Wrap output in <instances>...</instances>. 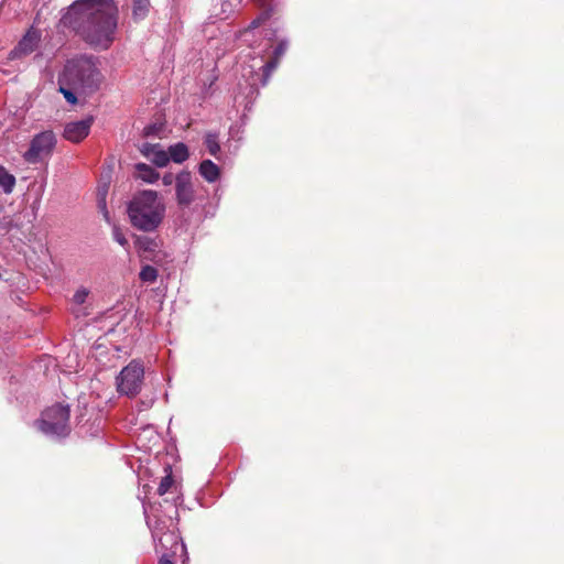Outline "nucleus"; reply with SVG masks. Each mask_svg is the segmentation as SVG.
I'll return each mask as SVG.
<instances>
[{
  "label": "nucleus",
  "instance_id": "obj_18",
  "mask_svg": "<svg viewBox=\"0 0 564 564\" xmlns=\"http://www.w3.org/2000/svg\"><path fill=\"white\" fill-rule=\"evenodd\" d=\"M133 1V9L132 14L135 20H142L145 18L150 1L149 0H132Z\"/></svg>",
  "mask_w": 564,
  "mask_h": 564
},
{
  "label": "nucleus",
  "instance_id": "obj_10",
  "mask_svg": "<svg viewBox=\"0 0 564 564\" xmlns=\"http://www.w3.org/2000/svg\"><path fill=\"white\" fill-rule=\"evenodd\" d=\"M93 118L69 122L65 126L64 138L70 142H80L90 131Z\"/></svg>",
  "mask_w": 564,
  "mask_h": 564
},
{
  "label": "nucleus",
  "instance_id": "obj_4",
  "mask_svg": "<svg viewBox=\"0 0 564 564\" xmlns=\"http://www.w3.org/2000/svg\"><path fill=\"white\" fill-rule=\"evenodd\" d=\"M37 429L50 437H66L69 432V408L59 403L42 412L41 419L35 422Z\"/></svg>",
  "mask_w": 564,
  "mask_h": 564
},
{
  "label": "nucleus",
  "instance_id": "obj_3",
  "mask_svg": "<svg viewBox=\"0 0 564 564\" xmlns=\"http://www.w3.org/2000/svg\"><path fill=\"white\" fill-rule=\"evenodd\" d=\"M63 83L84 95H90L99 88L101 74L93 57L78 56L67 61L64 66Z\"/></svg>",
  "mask_w": 564,
  "mask_h": 564
},
{
  "label": "nucleus",
  "instance_id": "obj_27",
  "mask_svg": "<svg viewBox=\"0 0 564 564\" xmlns=\"http://www.w3.org/2000/svg\"><path fill=\"white\" fill-rule=\"evenodd\" d=\"M189 156L188 148L185 143L178 142V164L186 161Z\"/></svg>",
  "mask_w": 564,
  "mask_h": 564
},
{
  "label": "nucleus",
  "instance_id": "obj_2",
  "mask_svg": "<svg viewBox=\"0 0 564 564\" xmlns=\"http://www.w3.org/2000/svg\"><path fill=\"white\" fill-rule=\"evenodd\" d=\"M128 215L133 227L142 231H152L163 219L164 205L156 192L142 191L129 203Z\"/></svg>",
  "mask_w": 564,
  "mask_h": 564
},
{
  "label": "nucleus",
  "instance_id": "obj_22",
  "mask_svg": "<svg viewBox=\"0 0 564 564\" xmlns=\"http://www.w3.org/2000/svg\"><path fill=\"white\" fill-rule=\"evenodd\" d=\"M272 14V9L269 8V9H264L258 18H256L249 25V29H256L258 26H260L262 23H264L267 20L270 19Z\"/></svg>",
  "mask_w": 564,
  "mask_h": 564
},
{
  "label": "nucleus",
  "instance_id": "obj_8",
  "mask_svg": "<svg viewBox=\"0 0 564 564\" xmlns=\"http://www.w3.org/2000/svg\"><path fill=\"white\" fill-rule=\"evenodd\" d=\"M140 152L159 167L165 166L170 161L176 162V144L170 145L166 152L159 143L144 142L140 147Z\"/></svg>",
  "mask_w": 564,
  "mask_h": 564
},
{
  "label": "nucleus",
  "instance_id": "obj_15",
  "mask_svg": "<svg viewBox=\"0 0 564 564\" xmlns=\"http://www.w3.org/2000/svg\"><path fill=\"white\" fill-rule=\"evenodd\" d=\"M15 185V177L6 167L0 165V187L6 194L12 193Z\"/></svg>",
  "mask_w": 564,
  "mask_h": 564
},
{
  "label": "nucleus",
  "instance_id": "obj_9",
  "mask_svg": "<svg viewBox=\"0 0 564 564\" xmlns=\"http://www.w3.org/2000/svg\"><path fill=\"white\" fill-rule=\"evenodd\" d=\"M41 40L40 31L31 28L26 34L20 40L18 45L9 53V58L14 59L30 55L39 46Z\"/></svg>",
  "mask_w": 564,
  "mask_h": 564
},
{
  "label": "nucleus",
  "instance_id": "obj_29",
  "mask_svg": "<svg viewBox=\"0 0 564 564\" xmlns=\"http://www.w3.org/2000/svg\"><path fill=\"white\" fill-rule=\"evenodd\" d=\"M181 544H182V550L184 552V558H183V564H185L188 560V555H187V552H186V545L185 543L181 540Z\"/></svg>",
  "mask_w": 564,
  "mask_h": 564
},
{
  "label": "nucleus",
  "instance_id": "obj_16",
  "mask_svg": "<svg viewBox=\"0 0 564 564\" xmlns=\"http://www.w3.org/2000/svg\"><path fill=\"white\" fill-rule=\"evenodd\" d=\"M205 145L207 148L208 153L210 155H213L214 158L218 159V154L220 152L218 133H216V132L206 133Z\"/></svg>",
  "mask_w": 564,
  "mask_h": 564
},
{
  "label": "nucleus",
  "instance_id": "obj_6",
  "mask_svg": "<svg viewBox=\"0 0 564 564\" xmlns=\"http://www.w3.org/2000/svg\"><path fill=\"white\" fill-rule=\"evenodd\" d=\"M143 378V365L138 360H132L117 376V391L121 395L134 397L141 391Z\"/></svg>",
  "mask_w": 564,
  "mask_h": 564
},
{
  "label": "nucleus",
  "instance_id": "obj_25",
  "mask_svg": "<svg viewBox=\"0 0 564 564\" xmlns=\"http://www.w3.org/2000/svg\"><path fill=\"white\" fill-rule=\"evenodd\" d=\"M112 236H113V239L120 245L122 246L123 248H128L129 247V241L128 239L126 238V236L123 235V232L115 227L113 228V231H112Z\"/></svg>",
  "mask_w": 564,
  "mask_h": 564
},
{
  "label": "nucleus",
  "instance_id": "obj_17",
  "mask_svg": "<svg viewBox=\"0 0 564 564\" xmlns=\"http://www.w3.org/2000/svg\"><path fill=\"white\" fill-rule=\"evenodd\" d=\"M59 91L63 94L64 98L72 105L77 102L76 94H82L76 90L74 87L68 86L66 83H63V76L61 75L58 78Z\"/></svg>",
  "mask_w": 564,
  "mask_h": 564
},
{
  "label": "nucleus",
  "instance_id": "obj_14",
  "mask_svg": "<svg viewBox=\"0 0 564 564\" xmlns=\"http://www.w3.org/2000/svg\"><path fill=\"white\" fill-rule=\"evenodd\" d=\"M279 61L276 58H271L264 65L260 67L261 73H257L256 76L259 79L260 85L263 87L269 83L270 76L272 72L278 67Z\"/></svg>",
  "mask_w": 564,
  "mask_h": 564
},
{
  "label": "nucleus",
  "instance_id": "obj_26",
  "mask_svg": "<svg viewBox=\"0 0 564 564\" xmlns=\"http://www.w3.org/2000/svg\"><path fill=\"white\" fill-rule=\"evenodd\" d=\"M289 46L286 40H282L273 51V58H276L280 62V58L284 55Z\"/></svg>",
  "mask_w": 564,
  "mask_h": 564
},
{
  "label": "nucleus",
  "instance_id": "obj_20",
  "mask_svg": "<svg viewBox=\"0 0 564 564\" xmlns=\"http://www.w3.org/2000/svg\"><path fill=\"white\" fill-rule=\"evenodd\" d=\"M135 246L142 252H154L158 247L156 242L149 237H138Z\"/></svg>",
  "mask_w": 564,
  "mask_h": 564
},
{
  "label": "nucleus",
  "instance_id": "obj_5",
  "mask_svg": "<svg viewBox=\"0 0 564 564\" xmlns=\"http://www.w3.org/2000/svg\"><path fill=\"white\" fill-rule=\"evenodd\" d=\"M149 528L152 531L154 541H156V552L161 553L159 564H174L176 535L174 530L165 525L164 521H158L155 527H152L150 520H147Z\"/></svg>",
  "mask_w": 564,
  "mask_h": 564
},
{
  "label": "nucleus",
  "instance_id": "obj_12",
  "mask_svg": "<svg viewBox=\"0 0 564 564\" xmlns=\"http://www.w3.org/2000/svg\"><path fill=\"white\" fill-rule=\"evenodd\" d=\"M198 172L208 183L216 182L220 176L219 167L212 160H203L199 164Z\"/></svg>",
  "mask_w": 564,
  "mask_h": 564
},
{
  "label": "nucleus",
  "instance_id": "obj_28",
  "mask_svg": "<svg viewBox=\"0 0 564 564\" xmlns=\"http://www.w3.org/2000/svg\"><path fill=\"white\" fill-rule=\"evenodd\" d=\"M106 193H107V188L104 187L102 188V192L99 193L100 197H99V206L101 207V209L104 210V215H105V218L108 220V212L106 210Z\"/></svg>",
  "mask_w": 564,
  "mask_h": 564
},
{
  "label": "nucleus",
  "instance_id": "obj_24",
  "mask_svg": "<svg viewBox=\"0 0 564 564\" xmlns=\"http://www.w3.org/2000/svg\"><path fill=\"white\" fill-rule=\"evenodd\" d=\"M88 294H89V291L86 288L78 289L73 296L74 303H76L78 305L84 304L86 302Z\"/></svg>",
  "mask_w": 564,
  "mask_h": 564
},
{
  "label": "nucleus",
  "instance_id": "obj_21",
  "mask_svg": "<svg viewBox=\"0 0 564 564\" xmlns=\"http://www.w3.org/2000/svg\"><path fill=\"white\" fill-rule=\"evenodd\" d=\"M169 469H170V473L161 479V482L159 485L158 494L160 496L165 495L174 482L171 467H169Z\"/></svg>",
  "mask_w": 564,
  "mask_h": 564
},
{
  "label": "nucleus",
  "instance_id": "obj_13",
  "mask_svg": "<svg viewBox=\"0 0 564 564\" xmlns=\"http://www.w3.org/2000/svg\"><path fill=\"white\" fill-rule=\"evenodd\" d=\"M135 171L137 177L147 183H154L159 178V173L145 163H138Z\"/></svg>",
  "mask_w": 564,
  "mask_h": 564
},
{
  "label": "nucleus",
  "instance_id": "obj_1",
  "mask_svg": "<svg viewBox=\"0 0 564 564\" xmlns=\"http://www.w3.org/2000/svg\"><path fill=\"white\" fill-rule=\"evenodd\" d=\"M118 8L113 0H76L61 23L97 50H107L115 40Z\"/></svg>",
  "mask_w": 564,
  "mask_h": 564
},
{
  "label": "nucleus",
  "instance_id": "obj_19",
  "mask_svg": "<svg viewBox=\"0 0 564 564\" xmlns=\"http://www.w3.org/2000/svg\"><path fill=\"white\" fill-rule=\"evenodd\" d=\"M139 278L143 283H154L158 279V270L152 265H143Z\"/></svg>",
  "mask_w": 564,
  "mask_h": 564
},
{
  "label": "nucleus",
  "instance_id": "obj_11",
  "mask_svg": "<svg viewBox=\"0 0 564 564\" xmlns=\"http://www.w3.org/2000/svg\"><path fill=\"white\" fill-rule=\"evenodd\" d=\"M189 178V172L178 173V215L184 214V209L181 208L182 205H188L194 200V188Z\"/></svg>",
  "mask_w": 564,
  "mask_h": 564
},
{
  "label": "nucleus",
  "instance_id": "obj_30",
  "mask_svg": "<svg viewBox=\"0 0 564 564\" xmlns=\"http://www.w3.org/2000/svg\"><path fill=\"white\" fill-rule=\"evenodd\" d=\"M199 220V215L195 218L194 223H197Z\"/></svg>",
  "mask_w": 564,
  "mask_h": 564
},
{
  "label": "nucleus",
  "instance_id": "obj_7",
  "mask_svg": "<svg viewBox=\"0 0 564 564\" xmlns=\"http://www.w3.org/2000/svg\"><path fill=\"white\" fill-rule=\"evenodd\" d=\"M56 144L53 131L46 130L33 137L29 150L23 158L26 162L35 164L51 156Z\"/></svg>",
  "mask_w": 564,
  "mask_h": 564
},
{
  "label": "nucleus",
  "instance_id": "obj_23",
  "mask_svg": "<svg viewBox=\"0 0 564 564\" xmlns=\"http://www.w3.org/2000/svg\"><path fill=\"white\" fill-rule=\"evenodd\" d=\"M163 130H164L163 123L150 124L144 128V135L145 137L161 135Z\"/></svg>",
  "mask_w": 564,
  "mask_h": 564
}]
</instances>
